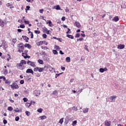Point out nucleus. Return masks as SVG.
I'll return each instance as SVG.
<instances>
[{
  "label": "nucleus",
  "mask_w": 126,
  "mask_h": 126,
  "mask_svg": "<svg viewBox=\"0 0 126 126\" xmlns=\"http://www.w3.org/2000/svg\"><path fill=\"white\" fill-rule=\"evenodd\" d=\"M26 63H27V62L25 60H22L20 63H17L16 64V66L18 69L23 70L25 68V66H23V64H26Z\"/></svg>",
  "instance_id": "obj_1"
},
{
  "label": "nucleus",
  "mask_w": 126,
  "mask_h": 126,
  "mask_svg": "<svg viewBox=\"0 0 126 126\" xmlns=\"http://www.w3.org/2000/svg\"><path fill=\"white\" fill-rule=\"evenodd\" d=\"M9 86H10L13 90H14V89H18V88H19V86L16 83H14L12 85H9Z\"/></svg>",
  "instance_id": "obj_2"
},
{
  "label": "nucleus",
  "mask_w": 126,
  "mask_h": 126,
  "mask_svg": "<svg viewBox=\"0 0 126 126\" xmlns=\"http://www.w3.org/2000/svg\"><path fill=\"white\" fill-rule=\"evenodd\" d=\"M110 100H106V102H116V99H117V96H111L110 98Z\"/></svg>",
  "instance_id": "obj_3"
},
{
  "label": "nucleus",
  "mask_w": 126,
  "mask_h": 126,
  "mask_svg": "<svg viewBox=\"0 0 126 126\" xmlns=\"http://www.w3.org/2000/svg\"><path fill=\"white\" fill-rule=\"evenodd\" d=\"M35 63V62L29 60L27 62V64H28V65H31V66H32V67H35L36 66Z\"/></svg>",
  "instance_id": "obj_4"
},
{
  "label": "nucleus",
  "mask_w": 126,
  "mask_h": 126,
  "mask_svg": "<svg viewBox=\"0 0 126 126\" xmlns=\"http://www.w3.org/2000/svg\"><path fill=\"white\" fill-rule=\"evenodd\" d=\"M43 44H45V45H46V46H47L48 45V43L44 40V41H40L39 42H38L36 45L37 46H42V45H43Z\"/></svg>",
  "instance_id": "obj_5"
},
{
  "label": "nucleus",
  "mask_w": 126,
  "mask_h": 126,
  "mask_svg": "<svg viewBox=\"0 0 126 126\" xmlns=\"http://www.w3.org/2000/svg\"><path fill=\"white\" fill-rule=\"evenodd\" d=\"M26 73H32V75H34V71H33V70L31 68H28L26 71Z\"/></svg>",
  "instance_id": "obj_6"
},
{
  "label": "nucleus",
  "mask_w": 126,
  "mask_h": 126,
  "mask_svg": "<svg viewBox=\"0 0 126 126\" xmlns=\"http://www.w3.org/2000/svg\"><path fill=\"white\" fill-rule=\"evenodd\" d=\"M118 49H119V50H123V49L125 48V45L124 44H120L118 46Z\"/></svg>",
  "instance_id": "obj_7"
},
{
  "label": "nucleus",
  "mask_w": 126,
  "mask_h": 126,
  "mask_svg": "<svg viewBox=\"0 0 126 126\" xmlns=\"http://www.w3.org/2000/svg\"><path fill=\"white\" fill-rule=\"evenodd\" d=\"M120 20V18H119L118 16H115L112 19V21H115V22H118Z\"/></svg>",
  "instance_id": "obj_8"
},
{
  "label": "nucleus",
  "mask_w": 126,
  "mask_h": 126,
  "mask_svg": "<svg viewBox=\"0 0 126 126\" xmlns=\"http://www.w3.org/2000/svg\"><path fill=\"white\" fill-rule=\"evenodd\" d=\"M111 123L112 122H111V121H109L108 120H106L105 122V126H111Z\"/></svg>",
  "instance_id": "obj_9"
},
{
  "label": "nucleus",
  "mask_w": 126,
  "mask_h": 126,
  "mask_svg": "<svg viewBox=\"0 0 126 126\" xmlns=\"http://www.w3.org/2000/svg\"><path fill=\"white\" fill-rule=\"evenodd\" d=\"M18 47H19L20 49H21L22 50H24V44H23V43H20L18 44Z\"/></svg>",
  "instance_id": "obj_10"
},
{
  "label": "nucleus",
  "mask_w": 126,
  "mask_h": 126,
  "mask_svg": "<svg viewBox=\"0 0 126 126\" xmlns=\"http://www.w3.org/2000/svg\"><path fill=\"white\" fill-rule=\"evenodd\" d=\"M74 25L77 28H80V27H81V25H80V23L78 22H75Z\"/></svg>",
  "instance_id": "obj_11"
},
{
  "label": "nucleus",
  "mask_w": 126,
  "mask_h": 126,
  "mask_svg": "<svg viewBox=\"0 0 126 126\" xmlns=\"http://www.w3.org/2000/svg\"><path fill=\"white\" fill-rule=\"evenodd\" d=\"M47 24H49L48 26H49V27H53V26H54V24L52 23V21H51V20H48V22H47Z\"/></svg>",
  "instance_id": "obj_12"
},
{
  "label": "nucleus",
  "mask_w": 126,
  "mask_h": 126,
  "mask_svg": "<svg viewBox=\"0 0 126 126\" xmlns=\"http://www.w3.org/2000/svg\"><path fill=\"white\" fill-rule=\"evenodd\" d=\"M25 48H28V49H31L32 48V46H31L30 44L26 43L24 45Z\"/></svg>",
  "instance_id": "obj_13"
},
{
  "label": "nucleus",
  "mask_w": 126,
  "mask_h": 126,
  "mask_svg": "<svg viewBox=\"0 0 126 126\" xmlns=\"http://www.w3.org/2000/svg\"><path fill=\"white\" fill-rule=\"evenodd\" d=\"M45 67H47V68H49L50 71H52V70H55V68L54 67H51L50 65L45 66Z\"/></svg>",
  "instance_id": "obj_14"
},
{
  "label": "nucleus",
  "mask_w": 126,
  "mask_h": 126,
  "mask_svg": "<svg viewBox=\"0 0 126 126\" xmlns=\"http://www.w3.org/2000/svg\"><path fill=\"white\" fill-rule=\"evenodd\" d=\"M39 119H40V120H46V119H47V116L45 115H42L40 116Z\"/></svg>",
  "instance_id": "obj_15"
},
{
  "label": "nucleus",
  "mask_w": 126,
  "mask_h": 126,
  "mask_svg": "<svg viewBox=\"0 0 126 126\" xmlns=\"http://www.w3.org/2000/svg\"><path fill=\"white\" fill-rule=\"evenodd\" d=\"M88 111H89V108H86L83 110V113H84V114H86L87 113H88Z\"/></svg>",
  "instance_id": "obj_16"
},
{
  "label": "nucleus",
  "mask_w": 126,
  "mask_h": 126,
  "mask_svg": "<svg viewBox=\"0 0 126 126\" xmlns=\"http://www.w3.org/2000/svg\"><path fill=\"white\" fill-rule=\"evenodd\" d=\"M34 93L35 94V96H39L40 94H41V93H40V92L38 91H35Z\"/></svg>",
  "instance_id": "obj_17"
},
{
  "label": "nucleus",
  "mask_w": 126,
  "mask_h": 126,
  "mask_svg": "<svg viewBox=\"0 0 126 126\" xmlns=\"http://www.w3.org/2000/svg\"><path fill=\"white\" fill-rule=\"evenodd\" d=\"M14 112L15 113H21L22 112V110L19 109L18 108H16V109L14 110Z\"/></svg>",
  "instance_id": "obj_18"
},
{
  "label": "nucleus",
  "mask_w": 126,
  "mask_h": 126,
  "mask_svg": "<svg viewBox=\"0 0 126 126\" xmlns=\"http://www.w3.org/2000/svg\"><path fill=\"white\" fill-rule=\"evenodd\" d=\"M54 48L56 49V50L58 51H60L61 50V47H60L59 46L55 45L54 46Z\"/></svg>",
  "instance_id": "obj_19"
},
{
  "label": "nucleus",
  "mask_w": 126,
  "mask_h": 126,
  "mask_svg": "<svg viewBox=\"0 0 126 126\" xmlns=\"http://www.w3.org/2000/svg\"><path fill=\"white\" fill-rule=\"evenodd\" d=\"M66 37H68V38H69L70 39H74V38L73 35H71L70 34H66Z\"/></svg>",
  "instance_id": "obj_20"
},
{
  "label": "nucleus",
  "mask_w": 126,
  "mask_h": 126,
  "mask_svg": "<svg viewBox=\"0 0 126 126\" xmlns=\"http://www.w3.org/2000/svg\"><path fill=\"white\" fill-rule=\"evenodd\" d=\"M38 63H40V64H44V62L41 59H38Z\"/></svg>",
  "instance_id": "obj_21"
},
{
  "label": "nucleus",
  "mask_w": 126,
  "mask_h": 126,
  "mask_svg": "<svg viewBox=\"0 0 126 126\" xmlns=\"http://www.w3.org/2000/svg\"><path fill=\"white\" fill-rule=\"evenodd\" d=\"M38 71H39V72H43V71H44V68L38 67Z\"/></svg>",
  "instance_id": "obj_22"
},
{
  "label": "nucleus",
  "mask_w": 126,
  "mask_h": 126,
  "mask_svg": "<svg viewBox=\"0 0 126 126\" xmlns=\"http://www.w3.org/2000/svg\"><path fill=\"white\" fill-rule=\"evenodd\" d=\"M24 59H30L31 57L30 56L28 55V54H25V56H24Z\"/></svg>",
  "instance_id": "obj_23"
},
{
  "label": "nucleus",
  "mask_w": 126,
  "mask_h": 126,
  "mask_svg": "<svg viewBox=\"0 0 126 126\" xmlns=\"http://www.w3.org/2000/svg\"><path fill=\"white\" fill-rule=\"evenodd\" d=\"M66 62L67 63H70V57H67L66 58Z\"/></svg>",
  "instance_id": "obj_24"
},
{
  "label": "nucleus",
  "mask_w": 126,
  "mask_h": 126,
  "mask_svg": "<svg viewBox=\"0 0 126 126\" xmlns=\"http://www.w3.org/2000/svg\"><path fill=\"white\" fill-rule=\"evenodd\" d=\"M52 53L54 54V55H58V54H59V53H58V51L56 50H53L52 51Z\"/></svg>",
  "instance_id": "obj_25"
},
{
  "label": "nucleus",
  "mask_w": 126,
  "mask_h": 126,
  "mask_svg": "<svg viewBox=\"0 0 126 126\" xmlns=\"http://www.w3.org/2000/svg\"><path fill=\"white\" fill-rule=\"evenodd\" d=\"M63 118H61L59 122V124H61V125H63Z\"/></svg>",
  "instance_id": "obj_26"
},
{
  "label": "nucleus",
  "mask_w": 126,
  "mask_h": 126,
  "mask_svg": "<svg viewBox=\"0 0 126 126\" xmlns=\"http://www.w3.org/2000/svg\"><path fill=\"white\" fill-rule=\"evenodd\" d=\"M7 110H8V111H9L10 112H11V111H12V110H13V108L11 106H9L7 108Z\"/></svg>",
  "instance_id": "obj_27"
},
{
  "label": "nucleus",
  "mask_w": 126,
  "mask_h": 126,
  "mask_svg": "<svg viewBox=\"0 0 126 126\" xmlns=\"http://www.w3.org/2000/svg\"><path fill=\"white\" fill-rule=\"evenodd\" d=\"M55 8L57 9V10H61V7L59 6V5H56Z\"/></svg>",
  "instance_id": "obj_28"
},
{
  "label": "nucleus",
  "mask_w": 126,
  "mask_h": 126,
  "mask_svg": "<svg viewBox=\"0 0 126 126\" xmlns=\"http://www.w3.org/2000/svg\"><path fill=\"white\" fill-rule=\"evenodd\" d=\"M47 31H48V29H47V28L44 27L43 28V32H44V33H46V32H47Z\"/></svg>",
  "instance_id": "obj_29"
},
{
  "label": "nucleus",
  "mask_w": 126,
  "mask_h": 126,
  "mask_svg": "<svg viewBox=\"0 0 126 126\" xmlns=\"http://www.w3.org/2000/svg\"><path fill=\"white\" fill-rule=\"evenodd\" d=\"M52 94L53 95H56L57 96L58 95V91H54L53 92Z\"/></svg>",
  "instance_id": "obj_30"
},
{
  "label": "nucleus",
  "mask_w": 126,
  "mask_h": 126,
  "mask_svg": "<svg viewBox=\"0 0 126 126\" xmlns=\"http://www.w3.org/2000/svg\"><path fill=\"white\" fill-rule=\"evenodd\" d=\"M76 124H77V121L76 120H75L72 122V125L73 126H76Z\"/></svg>",
  "instance_id": "obj_31"
},
{
  "label": "nucleus",
  "mask_w": 126,
  "mask_h": 126,
  "mask_svg": "<svg viewBox=\"0 0 126 126\" xmlns=\"http://www.w3.org/2000/svg\"><path fill=\"white\" fill-rule=\"evenodd\" d=\"M6 6H7V7H11V6H12V4H10V3H8L6 4Z\"/></svg>",
  "instance_id": "obj_32"
},
{
  "label": "nucleus",
  "mask_w": 126,
  "mask_h": 126,
  "mask_svg": "<svg viewBox=\"0 0 126 126\" xmlns=\"http://www.w3.org/2000/svg\"><path fill=\"white\" fill-rule=\"evenodd\" d=\"M63 74V73H60L59 74H56L55 75V78H58V77H59V76H60V75Z\"/></svg>",
  "instance_id": "obj_33"
},
{
  "label": "nucleus",
  "mask_w": 126,
  "mask_h": 126,
  "mask_svg": "<svg viewBox=\"0 0 126 126\" xmlns=\"http://www.w3.org/2000/svg\"><path fill=\"white\" fill-rule=\"evenodd\" d=\"M39 54L40 55V56H44L46 55V52L44 51H41V52H40Z\"/></svg>",
  "instance_id": "obj_34"
},
{
  "label": "nucleus",
  "mask_w": 126,
  "mask_h": 126,
  "mask_svg": "<svg viewBox=\"0 0 126 126\" xmlns=\"http://www.w3.org/2000/svg\"><path fill=\"white\" fill-rule=\"evenodd\" d=\"M5 83L6 84H10L11 82H10V81H9V80H6L5 81Z\"/></svg>",
  "instance_id": "obj_35"
},
{
  "label": "nucleus",
  "mask_w": 126,
  "mask_h": 126,
  "mask_svg": "<svg viewBox=\"0 0 126 126\" xmlns=\"http://www.w3.org/2000/svg\"><path fill=\"white\" fill-rule=\"evenodd\" d=\"M41 49H42L43 50H48V49H49V48H48V47H47V46H41Z\"/></svg>",
  "instance_id": "obj_36"
},
{
  "label": "nucleus",
  "mask_w": 126,
  "mask_h": 126,
  "mask_svg": "<svg viewBox=\"0 0 126 126\" xmlns=\"http://www.w3.org/2000/svg\"><path fill=\"white\" fill-rule=\"evenodd\" d=\"M37 111L38 113H42V112H43V109L39 108L38 109H37Z\"/></svg>",
  "instance_id": "obj_37"
},
{
  "label": "nucleus",
  "mask_w": 126,
  "mask_h": 126,
  "mask_svg": "<svg viewBox=\"0 0 126 126\" xmlns=\"http://www.w3.org/2000/svg\"><path fill=\"white\" fill-rule=\"evenodd\" d=\"M26 115L28 116V117H29L30 116V112L26 111L25 112Z\"/></svg>",
  "instance_id": "obj_38"
},
{
  "label": "nucleus",
  "mask_w": 126,
  "mask_h": 126,
  "mask_svg": "<svg viewBox=\"0 0 126 126\" xmlns=\"http://www.w3.org/2000/svg\"><path fill=\"white\" fill-rule=\"evenodd\" d=\"M121 8H126V4L124 3H123L121 4Z\"/></svg>",
  "instance_id": "obj_39"
},
{
  "label": "nucleus",
  "mask_w": 126,
  "mask_h": 126,
  "mask_svg": "<svg viewBox=\"0 0 126 126\" xmlns=\"http://www.w3.org/2000/svg\"><path fill=\"white\" fill-rule=\"evenodd\" d=\"M105 72L104 71V68H99V72H101V73H103V72Z\"/></svg>",
  "instance_id": "obj_40"
},
{
  "label": "nucleus",
  "mask_w": 126,
  "mask_h": 126,
  "mask_svg": "<svg viewBox=\"0 0 126 126\" xmlns=\"http://www.w3.org/2000/svg\"><path fill=\"white\" fill-rule=\"evenodd\" d=\"M79 41H83V38L80 37V38L77 39V41L79 42Z\"/></svg>",
  "instance_id": "obj_41"
},
{
  "label": "nucleus",
  "mask_w": 126,
  "mask_h": 126,
  "mask_svg": "<svg viewBox=\"0 0 126 126\" xmlns=\"http://www.w3.org/2000/svg\"><path fill=\"white\" fill-rule=\"evenodd\" d=\"M30 6H27L26 8L25 9L26 11H27V10H30Z\"/></svg>",
  "instance_id": "obj_42"
},
{
  "label": "nucleus",
  "mask_w": 126,
  "mask_h": 126,
  "mask_svg": "<svg viewBox=\"0 0 126 126\" xmlns=\"http://www.w3.org/2000/svg\"><path fill=\"white\" fill-rule=\"evenodd\" d=\"M19 116H17L16 117H15V120L16 122H18V121H19Z\"/></svg>",
  "instance_id": "obj_43"
},
{
  "label": "nucleus",
  "mask_w": 126,
  "mask_h": 126,
  "mask_svg": "<svg viewBox=\"0 0 126 126\" xmlns=\"http://www.w3.org/2000/svg\"><path fill=\"white\" fill-rule=\"evenodd\" d=\"M75 37V38H79V37H80V34L76 33Z\"/></svg>",
  "instance_id": "obj_44"
},
{
  "label": "nucleus",
  "mask_w": 126,
  "mask_h": 126,
  "mask_svg": "<svg viewBox=\"0 0 126 126\" xmlns=\"http://www.w3.org/2000/svg\"><path fill=\"white\" fill-rule=\"evenodd\" d=\"M42 37L44 38V39H47V34L45 33H44L42 34Z\"/></svg>",
  "instance_id": "obj_45"
},
{
  "label": "nucleus",
  "mask_w": 126,
  "mask_h": 126,
  "mask_svg": "<svg viewBox=\"0 0 126 126\" xmlns=\"http://www.w3.org/2000/svg\"><path fill=\"white\" fill-rule=\"evenodd\" d=\"M3 123L4 125H6L7 124V121L5 119H4L3 120Z\"/></svg>",
  "instance_id": "obj_46"
},
{
  "label": "nucleus",
  "mask_w": 126,
  "mask_h": 126,
  "mask_svg": "<svg viewBox=\"0 0 126 126\" xmlns=\"http://www.w3.org/2000/svg\"><path fill=\"white\" fill-rule=\"evenodd\" d=\"M68 29V31L66 32V34H70V33H71V32H70V29Z\"/></svg>",
  "instance_id": "obj_47"
},
{
  "label": "nucleus",
  "mask_w": 126,
  "mask_h": 126,
  "mask_svg": "<svg viewBox=\"0 0 126 126\" xmlns=\"http://www.w3.org/2000/svg\"><path fill=\"white\" fill-rule=\"evenodd\" d=\"M23 100L24 102H27V101H28V99L26 97H24L23 98Z\"/></svg>",
  "instance_id": "obj_48"
},
{
  "label": "nucleus",
  "mask_w": 126,
  "mask_h": 126,
  "mask_svg": "<svg viewBox=\"0 0 126 126\" xmlns=\"http://www.w3.org/2000/svg\"><path fill=\"white\" fill-rule=\"evenodd\" d=\"M72 110H74L75 111H77L78 109H77V107L73 106L72 107Z\"/></svg>",
  "instance_id": "obj_49"
},
{
  "label": "nucleus",
  "mask_w": 126,
  "mask_h": 126,
  "mask_svg": "<svg viewBox=\"0 0 126 126\" xmlns=\"http://www.w3.org/2000/svg\"><path fill=\"white\" fill-rule=\"evenodd\" d=\"M39 69V67H36L34 68L33 70L34 71H38Z\"/></svg>",
  "instance_id": "obj_50"
},
{
  "label": "nucleus",
  "mask_w": 126,
  "mask_h": 126,
  "mask_svg": "<svg viewBox=\"0 0 126 126\" xmlns=\"http://www.w3.org/2000/svg\"><path fill=\"white\" fill-rule=\"evenodd\" d=\"M7 73H8V70L7 69H5L4 71V74L6 75Z\"/></svg>",
  "instance_id": "obj_51"
},
{
  "label": "nucleus",
  "mask_w": 126,
  "mask_h": 126,
  "mask_svg": "<svg viewBox=\"0 0 126 126\" xmlns=\"http://www.w3.org/2000/svg\"><path fill=\"white\" fill-rule=\"evenodd\" d=\"M40 31H37V30H35L34 31V33H35V34H40Z\"/></svg>",
  "instance_id": "obj_52"
},
{
  "label": "nucleus",
  "mask_w": 126,
  "mask_h": 126,
  "mask_svg": "<svg viewBox=\"0 0 126 126\" xmlns=\"http://www.w3.org/2000/svg\"><path fill=\"white\" fill-rule=\"evenodd\" d=\"M2 46L4 47V49L5 50L6 49V45H5V43H2Z\"/></svg>",
  "instance_id": "obj_53"
},
{
  "label": "nucleus",
  "mask_w": 126,
  "mask_h": 126,
  "mask_svg": "<svg viewBox=\"0 0 126 126\" xmlns=\"http://www.w3.org/2000/svg\"><path fill=\"white\" fill-rule=\"evenodd\" d=\"M20 28H25V25H20Z\"/></svg>",
  "instance_id": "obj_54"
},
{
  "label": "nucleus",
  "mask_w": 126,
  "mask_h": 126,
  "mask_svg": "<svg viewBox=\"0 0 126 126\" xmlns=\"http://www.w3.org/2000/svg\"><path fill=\"white\" fill-rule=\"evenodd\" d=\"M20 84H24V80H21L20 81Z\"/></svg>",
  "instance_id": "obj_55"
},
{
  "label": "nucleus",
  "mask_w": 126,
  "mask_h": 126,
  "mask_svg": "<svg viewBox=\"0 0 126 126\" xmlns=\"http://www.w3.org/2000/svg\"><path fill=\"white\" fill-rule=\"evenodd\" d=\"M22 38L24 40H26V39L27 38V36H26V35H23L22 36Z\"/></svg>",
  "instance_id": "obj_56"
},
{
  "label": "nucleus",
  "mask_w": 126,
  "mask_h": 126,
  "mask_svg": "<svg viewBox=\"0 0 126 126\" xmlns=\"http://www.w3.org/2000/svg\"><path fill=\"white\" fill-rule=\"evenodd\" d=\"M31 38L32 39H33V38H34V35L33 34V32H31Z\"/></svg>",
  "instance_id": "obj_57"
},
{
  "label": "nucleus",
  "mask_w": 126,
  "mask_h": 126,
  "mask_svg": "<svg viewBox=\"0 0 126 126\" xmlns=\"http://www.w3.org/2000/svg\"><path fill=\"white\" fill-rule=\"evenodd\" d=\"M44 60L46 61V62H48V61H49V58H48V57H45L44 58Z\"/></svg>",
  "instance_id": "obj_58"
},
{
  "label": "nucleus",
  "mask_w": 126,
  "mask_h": 126,
  "mask_svg": "<svg viewBox=\"0 0 126 126\" xmlns=\"http://www.w3.org/2000/svg\"><path fill=\"white\" fill-rule=\"evenodd\" d=\"M62 21H64L65 20V17L64 16L62 17Z\"/></svg>",
  "instance_id": "obj_59"
},
{
  "label": "nucleus",
  "mask_w": 126,
  "mask_h": 126,
  "mask_svg": "<svg viewBox=\"0 0 126 126\" xmlns=\"http://www.w3.org/2000/svg\"><path fill=\"white\" fill-rule=\"evenodd\" d=\"M59 54H60L61 55H64V53L63 52V51H62V50H60Z\"/></svg>",
  "instance_id": "obj_60"
},
{
  "label": "nucleus",
  "mask_w": 126,
  "mask_h": 126,
  "mask_svg": "<svg viewBox=\"0 0 126 126\" xmlns=\"http://www.w3.org/2000/svg\"><path fill=\"white\" fill-rule=\"evenodd\" d=\"M61 69L64 71V70H65V67H63V66H61Z\"/></svg>",
  "instance_id": "obj_61"
},
{
  "label": "nucleus",
  "mask_w": 126,
  "mask_h": 126,
  "mask_svg": "<svg viewBox=\"0 0 126 126\" xmlns=\"http://www.w3.org/2000/svg\"><path fill=\"white\" fill-rule=\"evenodd\" d=\"M24 22L26 24H29V21H27V20H24Z\"/></svg>",
  "instance_id": "obj_62"
},
{
  "label": "nucleus",
  "mask_w": 126,
  "mask_h": 126,
  "mask_svg": "<svg viewBox=\"0 0 126 126\" xmlns=\"http://www.w3.org/2000/svg\"><path fill=\"white\" fill-rule=\"evenodd\" d=\"M43 11H44V9H41L39 10L40 13H43Z\"/></svg>",
  "instance_id": "obj_63"
},
{
  "label": "nucleus",
  "mask_w": 126,
  "mask_h": 126,
  "mask_svg": "<svg viewBox=\"0 0 126 126\" xmlns=\"http://www.w3.org/2000/svg\"><path fill=\"white\" fill-rule=\"evenodd\" d=\"M17 41L16 39H13L12 40V42H13V43H14V44Z\"/></svg>",
  "instance_id": "obj_64"
}]
</instances>
